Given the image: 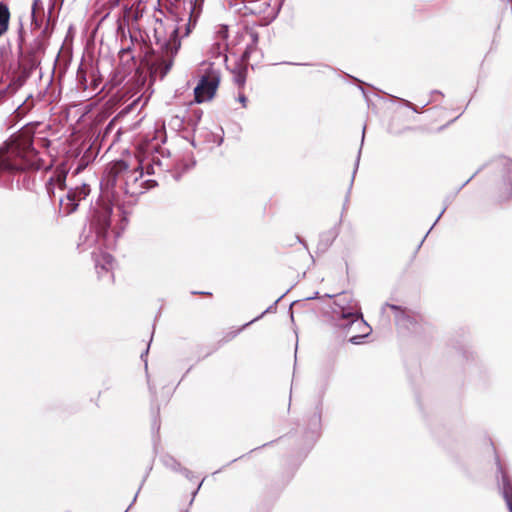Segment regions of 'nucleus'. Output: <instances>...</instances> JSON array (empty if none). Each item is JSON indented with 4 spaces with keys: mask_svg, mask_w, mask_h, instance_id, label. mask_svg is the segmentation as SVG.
I'll list each match as a JSON object with an SVG mask.
<instances>
[{
    "mask_svg": "<svg viewBox=\"0 0 512 512\" xmlns=\"http://www.w3.org/2000/svg\"><path fill=\"white\" fill-rule=\"evenodd\" d=\"M95 259V268L97 273L100 275L101 272H110L111 280L114 282L115 277L113 274V269L115 267V259L114 257L104 251H99L98 253H94Z\"/></svg>",
    "mask_w": 512,
    "mask_h": 512,
    "instance_id": "6",
    "label": "nucleus"
},
{
    "mask_svg": "<svg viewBox=\"0 0 512 512\" xmlns=\"http://www.w3.org/2000/svg\"><path fill=\"white\" fill-rule=\"evenodd\" d=\"M136 75H139V77L141 76V72H140L139 68L136 69Z\"/></svg>",
    "mask_w": 512,
    "mask_h": 512,
    "instance_id": "26",
    "label": "nucleus"
},
{
    "mask_svg": "<svg viewBox=\"0 0 512 512\" xmlns=\"http://www.w3.org/2000/svg\"><path fill=\"white\" fill-rule=\"evenodd\" d=\"M34 128L25 126L0 148V172L44 168L43 160L33 147Z\"/></svg>",
    "mask_w": 512,
    "mask_h": 512,
    "instance_id": "1",
    "label": "nucleus"
},
{
    "mask_svg": "<svg viewBox=\"0 0 512 512\" xmlns=\"http://www.w3.org/2000/svg\"><path fill=\"white\" fill-rule=\"evenodd\" d=\"M91 85H92V89L95 90L98 86L97 81L95 79H93L91 82Z\"/></svg>",
    "mask_w": 512,
    "mask_h": 512,
    "instance_id": "24",
    "label": "nucleus"
},
{
    "mask_svg": "<svg viewBox=\"0 0 512 512\" xmlns=\"http://www.w3.org/2000/svg\"><path fill=\"white\" fill-rule=\"evenodd\" d=\"M181 42L179 39V29L173 27L169 39L163 44V53L150 65V74L152 77L164 78L173 65L174 56L177 54Z\"/></svg>",
    "mask_w": 512,
    "mask_h": 512,
    "instance_id": "2",
    "label": "nucleus"
},
{
    "mask_svg": "<svg viewBox=\"0 0 512 512\" xmlns=\"http://www.w3.org/2000/svg\"><path fill=\"white\" fill-rule=\"evenodd\" d=\"M142 175H143V172H142V168H140V167H137L133 170L128 169V173L126 176V183H128L129 181L136 182L139 178L142 177Z\"/></svg>",
    "mask_w": 512,
    "mask_h": 512,
    "instance_id": "17",
    "label": "nucleus"
},
{
    "mask_svg": "<svg viewBox=\"0 0 512 512\" xmlns=\"http://www.w3.org/2000/svg\"><path fill=\"white\" fill-rule=\"evenodd\" d=\"M10 11L6 4L0 3V37L5 34L9 27Z\"/></svg>",
    "mask_w": 512,
    "mask_h": 512,
    "instance_id": "13",
    "label": "nucleus"
},
{
    "mask_svg": "<svg viewBox=\"0 0 512 512\" xmlns=\"http://www.w3.org/2000/svg\"><path fill=\"white\" fill-rule=\"evenodd\" d=\"M297 264V261L296 260H293L291 261V263H288V265L291 267L292 265H296Z\"/></svg>",
    "mask_w": 512,
    "mask_h": 512,
    "instance_id": "25",
    "label": "nucleus"
},
{
    "mask_svg": "<svg viewBox=\"0 0 512 512\" xmlns=\"http://www.w3.org/2000/svg\"><path fill=\"white\" fill-rule=\"evenodd\" d=\"M361 338H362V336H358V335L352 336L350 338V342L353 343V344H358L359 343V339H361Z\"/></svg>",
    "mask_w": 512,
    "mask_h": 512,
    "instance_id": "23",
    "label": "nucleus"
},
{
    "mask_svg": "<svg viewBox=\"0 0 512 512\" xmlns=\"http://www.w3.org/2000/svg\"><path fill=\"white\" fill-rule=\"evenodd\" d=\"M281 249H286L287 247H294L293 252L297 254V256H304V249L302 248V244L300 238L297 235H287L281 239L280 242Z\"/></svg>",
    "mask_w": 512,
    "mask_h": 512,
    "instance_id": "11",
    "label": "nucleus"
},
{
    "mask_svg": "<svg viewBox=\"0 0 512 512\" xmlns=\"http://www.w3.org/2000/svg\"><path fill=\"white\" fill-rule=\"evenodd\" d=\"M219 84L220 76L217 71L210 70L204 74L194 89L195 102L203 103L211 100L215 96Z\"/></svg>",
    "mask_w": 512,
    "mask_h": 512,
    "instance_id": "3",
    "label": "nucleus"
},
{
    "mask_svg": "<svg viewBox=\"0 0 512 512\" xmlns=\"http://www.w3.org/2000/svg\"><path fill=\"white\" fill-rule=\"evenodd\" d=\"M238 101L242 104L243 108L247 107V97L243 93H239Z\"/></svg>",
    "mask_w": 512,
    "mask_h": 512,
    "instance_id": "21",
    "label": "nucleus"
},
{
    "mask_svg": "<svg viewBox=\"0 0 512 512\" xmlns=\"http://www.w3.org/2000/svg\"><path fill=\"white\" fill-rule=\"evenodd\" d=\"M496 189L499 198L508 199L512 197V163L507 165L497 182Z\"/></svg>",
    "mask_w": 512,
    "mask_h": 512,
    "instance_id": "7",
    "label": "nucleus"
},
{
    "mask_svg": "<svg viewBox=\"0 0 512 512\" xmlns=\"http://www.w3.org/2000/svg\"><path fill=\"white\" fill-rule=\"evenodd\" d=\"M77 82H78L79 88L82 89L83 91H85L89 88V85L87 82V73L82 67H80L77 71Z\"/></svg>",
    "mask_w": 512,
    "mask_h": 512,
    "instance_id": "16",
    "label": "nucleus"
},
{
    "mask_svg": "<svg viewBox=\"0 0 512 512\" xmlns=\"http://www.w3.org/2000/svg\"><path fill=\"white\" fill-rule=\"evenodd\" d=\"M111 209L106 208L98 211L94 217L92 225L94 226L95 232L98 238L105 240L107 238L109 228L111 225L110 221Z\"/></svg>",
    "mask_w": 512,
    "mask_h": 512,
    "instance_id": "5",
    "label": "nucleus"
},
{
    "mask_svg": "<svg viewBox=\"0 0 512 512\" xmlns=\"http://www.w3.org/2000/svg\"><path fill=\"white\" fill-rule=\"evenodd\" d=\"M43 10L42 3L40 0H34L32 4V20L37 21V14Z\"/></svg>",
    "mask_w": 512,
    "mask_h": 512,
    "instance_id": "19",
    "label": "nucleus"
},
{
    "mask_svg": "<svg viewBox=\"0 0 512 512\" xmlns=\"http://www.w3.org/2000/svg\"><path fill=\"white\" fill-rule=\"evenodd\" d=\"M79 201H76L75 193L68 192L65 198L60 199V210L69 215L76 211Z\"/></svg>",
    "mask_w": 512,
    "mask_h": 512,
    "instance_id": "12",
    "label": "nucleus"
},
{
    "mask_svg": "<svg viewBox=\"0 0 512 512\" xmlns=\"http://www.w3.org/2000/svg\"><path fill=\"white\" fill-rule=\"evenodd\" d=\"M129 165L124 160H119L112 163L109 167L108 177L109 182L115 185L119 176H127Z\"/></svg>",
    "mask_w": 512,
    "mask_h": 512,
    "instance_id": "10",
    "label": "nucleus"
},
{
    "mask_svg": "<svg viewBox=\"0 0 512 512\" xmlns=\"http://www.w3.org/2000/svg\"><path fill=\"white\" fill-rule=\"evenodd\" d=\"M38 145H40L41 147H44V148H48L50 145V141L46 138H40L38 140Z\"/></svg>",
    "mask_w": 512,
    "mask_h": 512,
    "instance_id": "22",
    "label": "nucleus"
},
{
    "mask_svg": "<svg viewBox=\"0 0 512 512\" xmlns=\"http://www.w3.org/2000/svg\"><path fill=\"white\" fill-rule=\"evenodd\" d=\"M67 173V169L64 166H58L55 169L53 176L46 184V189L50 196L54 195L55 186H58L61 190L65 188Z\"/></svg>",
    "mask_w": 512,
    "mask_h": 512,
    "instance_id": "9",
    "label": "nucleus"
},
{
    "mask_svg": "<svg viewBox=\"0 0 512 512\" xmlns=\"http://www.w3.org/2000/svg\"><path fill=\"white\" fill-rule=\"evenodd\" d=\"M503 495L509 511L512 512V488L505 487Z\"/></svg>",
    "mask_w": 512,
    "mask_h": 512,
    "instance_id": "20",
    "label": "nucleus"
},
{
    "mask_svg": "<svg viewBox=\"0 0 512 512\" xmlns=\"http://www.w3.org/2000/svg\"><path fill=\"white\" fill-rule=\"evenodd\" d=\"M239 332H240V329L229 330V331L223 333V336L220 339V343H228L229 341H232L233 339H235L237 337Z\"/></svg>",
    "mask_w": 512,
    "mask_h": 512,
    "instance_id": "18",
    "label": "nucleus"
},
{
    "mask_svg": "<svg viewBox=\"0 0 512 512\" xmlns=\"http://www.w3.org/2000/svg\"><path fill=\"white\" fill-rule=\"evenodd\" d=\"M119 59L120 65L118 68V73L121 74L124 78L135 68L136 65L135 58L132 54V49L130 46L122 48L119 51Z\"/></svg>",
    "mask_w": 512,
    "mask_h": 512,
    "instance_id": "8",
    "label": "nucleus"
},
{
    "mask_svg": "<svg viewBox=\"0 0 512 512\" xmlns=\"http://www.w3.org/2000/svg\"><path fill=\"white\" fill-rule=\"evenodd\" d=\"M247 77V68L240 66L234 70V81L239 88H243Z\"/></svg>",
    "mask_w": 512,
    "mask_h": 512,
    "instance_id": "14",
    "label": "nucleus"
},
{
    "mask_svg": "<svg viewBox=\"0 0 512 512\" xmlns=\"http://www.w3.org/2000/svg\"><path fill=\"white\" fill-rule=\"evenodd\" d=\"M70 193H75L76 201H81L90 193V187L87 184H82L79 187H76L75 189H72L69 191Z\"/></svg>",
    "mask_w": 512,
    "mask_h": 512,
    "instance_id": "15",
    "label": "nucleus"
},
{
    "mask_svg": "<svg viewBox=\"0 0 512 512\" xmlns=\"http://www.w3.org/2000/svg\"><path fill=\"white\" fill-rule=\"evenodd\" d=\"M335 304L341 309L343 319H349L350 322H354L358 318H362L361 308L351 294H339L335 300Z\"/></svg>",
    "mask_w": 512,
    "mask_h": 512,
    "instance_id": "4",
    "label": "nucleus"
}]
</instances>
